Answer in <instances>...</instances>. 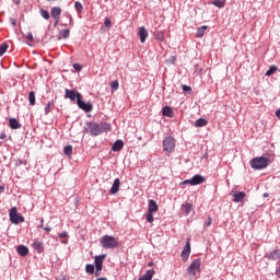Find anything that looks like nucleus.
Returning a JSON list of instances; mask_svg holds the SVG:
<instances>
[{
  "instance_id": "13",
  "label": "nucleus",
  "mask_w": 280,
  "mask_h": 280,
  "mask_svg": "<svg viewBox=\"0 0 280 280\" xmlns=\"http://www.w3.org/2000/svg\"><path fill=\"white\" fill-rule=\"evenodd\" d=\"M120 185H121V180L119 178H116L114 180V184H113L112 188L109 189V194L112 196H115V194H117L119 191Z\"/></svg>"
},
{
  "instance_id": "43",
  "label": "nucleus",
  "mask_w": 280,
  "mask_h": 280,
  "mask_svg": "<svg viewBox=\"0 0 280 280\" xmlns=\"http://www.w3.org/2000/svg\"><path fill=\"white\" fill-rule=\"evenodd\" d=\"M74 71H82V66L80 63H73Z\"/></svg>"
},
{
  "instance_id": "9",
  "label": "nucleus",
  "mask_w": 280,
  "mask_h": 280,
  "mask_svg": "<svg viewBox=\"0 0 280 280\" xmlns=\"http://www.w3.org/2000/svg\"><path fill=\"white\" fill-rule=\"evenodd\" d=\"M189 255H191V243L187 241L180 255L183 261H187L189 259Z\"/></svg>"
},
{
  "instance_id": "37",
  "label": "nucleus",
  "mask_w": 280,
  "mask_h": 280,
  "mask_svg": "<svg viewBox=\"0 0 280 280\" xmlns=\"http://www.w3.org/2000/svg\"><path fill=\"white\" fill-rule=\"evenodd\" d=\"M212 4H214L215 8H224V1L222 0H214Z\"/></svg>"
},
{
  "instance_id": "4",
  "label": "nucleus",
  "mask_w": 280,
  "mask_h": 280,
  "mask_svg": "<svg viewBox=\"0 0 280 280\" xmlns=\"http://www.w3.org/2000/svg\"><path fill=\"white\" fill-rule=\"evenodd\" d=\"M100 245L102 246V248L114 249L117 248L118 242L115 236L104 235L100 238Z\"/></svg>"
},
{
  "instance_id": "34",
  "label": "nucleus",
  "mask_w": 280,
  "mask_h": 280,
  "mask_svg": "<svg viewBox=\"0 0 280 280\" xmlns=\"http://www.w3.org/2000/svg\"><path fill=\"white\" fill-rule=\"evenodd\" d=\"M8 44H1L0 45V57L3 56V54H5V51H8Z\"/></svg>"
},
{
  "instance_id": "12",
  "label": "nucleus",
  "mask_w": 280,
  "mask_h": 280,
  "mask_svg": "<svg viewBox=\"0 0 280 280\" xmlns=\"http://www.w3.org/2000/svg\"><path fill=\"white\" fill-rule=\"evenodd\" d=\"M267 259H270L271 261H277V259L280 260V249H273L272 252H269L265 256Z\"/></svg>"
},
{
  "instance_id": "14",
  "label": "nucleus",
  "mask_w": 280,
  "mask_h": 280,
  "mask_svg": "<svg viewBox=\"0 0 280 280\" xmlns=\"http://www.w3.org/2000/svg\"><path fill=\"white\" fill-rule=\"evenodd\" d=\"M159 211V205L154 199L149 200V206H148V213H156Z\"/></svg>"
},
{
  "instance_id": "3",
  "label": "nucleus",
  "mask_w": 280,
  "mask_h": 280,
  "mask_svg": "<svg viewBox=\"0 0 280 280\" xmlns=\"http://www.w3.org/2000/svg\"><path fill=\"white\" fill-rule=\"evenodd\" d=\"M270 165V159L258 156L250 160L252 170H266Z\"/></svg>"
},
{
  "instance_id": "19",
  "label": "nucleus",
  "mask_w": 280,
  "mask_h": 280,
  "mask_svg": "<svg viewBox=\"0 0 280 280\" xmlns=\"http://www.w3.org/2000/svg\"><path fill=\"white\" fill-rule=\"evenodd\" d=\"M234 202H242L246 198V192L236 191L233 194Z\"/></svg>"
},
{
  "instance_id": "40",
  "label": "nucleus",
  "mask_w": 280,
  "mask_h": 280,
  "mask_svg": "<svg viewBox=\"0 0 280 280\" xmlns=\"http://www.w3.org/2000/svg\"><path fill=\"white\" fill-rule=\"evenodd\" d=\"M58 237H59L60 240H65V237H69V233H67V232H61V233L58 234Z\"/></svg>"
},
{
  "instance_id": "30",
  "label": "nucleus",
  "mask_w": 280,
  "mask_h": 280,
  "mask_svg": "<svg viewBox=\"0 0 280 280\" xmlns=\"http://www.w3.org/2000/svg\"><path fill=\"white\" fill-rule=\"evenodd\" d=\"M205 32H207V26H200L197 30V38H202V36H205Z\"/></svg>"
},
{
  "instance_id": "46",
  "label": "nucleus",
  "mask_w": 280,
  "mask_h": 280,
  "mask_svg": "<svg viewBox=\"0 0 280 280\" xmlns=\"http://www.w3.org/2000/svg\"><path fill=\"white\" fill-rule=\"evenodd\" d=\"M168 60H170L171 65H176V57L171 56Z\"/></svg>"
},
{
  "instance_id": "57",
  "label": "nucleus",
  "mask_w": 280,
  "mask_h": 280,
  "mask_svg": "<svg viewBox=\"0 0 280 280\" xmlns=\"http://www.w3.org/2000/svg\"><path fill=\"white\" fill-rule=\"evenodd\" d=\"M264 196H265V197H267V196H268V194H265Z\"/></svg>"
},
{
  "instance_id": "18",
  "label": "nucleus",
  "mask_w": 280,
  "mask_h": 280,
  "mask_svg": "<svg viewBox=\"0 0 280 280\" xmlns=\"http://www.w3.org/2000/svg\"><path fill=\"white\" fill-rule=\"evenodd\" d=\"M33 248L36 250V253H38V255H40V253L45 250V244H43L40 241H35L33 243Z\"/></svg>"
},
{
  "instance_id": "47",
  "label": "nucleus",
  "mask_w": 280,
  "mask_h": 280,
  "mask_svg": "<svg viewBox=\"0 0 280 280\" xmlns=\"http://www.w3.org/2000/svg\"><path fill=\"white\" fill-rule=\"evenodd\" d=\"M276 275L280 279V262H278V267L276 269Z\"/></svg>"
},
{
  "instance_id": "44",
  "label": "nucleus",
  "mask_w": 280,
  "mask_h": 280,
  "mask_svg": "<svg viewBox=\"0 0 280 280\" xmlns=\"http://www.w3.org/2000/svg\"><path fill=\"white\" fill-rule=\"evenodd\" d=\"M103 268H104V265H95L96 272H102Z\"/></svg>"
},
{
  "instance_id": "22",
  "label": "nucleus",
  "mask_w": 280,
  "mask_h": 280,
  "mask_svg": "<svg viewBox=\"0 0 280 280\" xmlns=\"http://www.w3.org/2000/svg\"><path fill=\"white\" fill-rule=\"evenodd\" d=\"M163 117H174V110L170 106H165L162 109Z\"/></svg>"
},
{
  "instance_id": "16",
  "label": "nucleus",
  "mask_w": 280,
  "mask_h": 280,
  "mask_svg": "<svg viewBox=\"0 0 280 280\" xmlns=\"http://www.w3.org/2000/svg\"><path fill=\"white\" fill-rule=\"evenodd\" d=\"M138 35H139L140 42L141 43H145V40H147V38L149 36L148 30H145V27L141 26L139 28Z\"/></svg>"
},
{
  "instance_id": "6",
  "label": "nucleus",
  "mask_w": 280,
  "mask_h": 280,
  "mask_svg": "<svg viewBox=\"0 0 280 280\" xmlns=\"http://www.w3.org/2000/svg\"><path fill=\"white\" fill-rule=\"evenodd\" d=\"M162 145H163L164 152L172 154V152H174V150L176 148V141L174 140V137L168 136L163 139Z\"/></svg>"
},
{
  "instance_id": "33",
  "label": "nucleus",
  "mask_w": 280,
  "mask_h": 280,
  "mask_svg": "<svg viewBox=\"0 0 280 280\" xmlns=\"http://www.w3.org/2000/svg\"><path fill=\"white\" fill-rule=\"evenodd\" d=\"M147 222H149L150 224H152V222H154V212L147 213Z\"/></svg>"
},
{
  "instance_id": "11",
  "label": "nucleus",
  "mask_w": 280,
  "mask_h": 280,
  "mask_svg": "<svg viewBox=\"0 0 280 280\" xmlns=\"http://www.w3.org/2000/svg\"><path fill=\"white\" fill-rule=\"evenodd\" d=\"M65 97L66 100H70L71 102H78V93L80 92H75V90H69V89H66L65 90Z\"/></svg>"
},
{
  "instance_id": "58",
  "label": "nucleus",
  "mask_w": 280,
  "mask_h": 280,
  "mask_svg": "<svg viewBox=\"0 0 280 280\" xmlns=\"http://www.w3.org/2000/svg\"><path fill=\"white\" fill-rule=\"evenodd\" d=\"M0 139H3V136H1Z\"/></svg>"
},
{
  "instance_id": "27",
  "label": "nucleus",
  "mask_w": 280,
  "mask_h": 280,
  "mask_svg": "<svg viewBox=\"0 0 280 280\" xmlns=\"http://www.w3.org/2000/svg\"><path fill=\"white\" fill-rule=\"evenodd\" d=\"M182 207H183L186 215H189L191 213V209H194V205H191V203H185Z\"/></svg>"
},
{
  "instance_id": "25",
  "label": "nucleus",
  "mask_w": 280,
  "mask_h": 280,
  "mask_svg": "<svg viewBox=\"0 0 280 280\" xmlns=\"http://www.w3.org/2000/svg\"><path fill=\"white\" fill-rule=\"evenodd\" d=\"M28 102L31 106H35L36 105V93L34 91H31L28 93Z\"/></svg>"
},
{
  "instance_id": "42",
  "label": "nucleus",
  "mask_w": 280,
  "mask_h": 280,
  "mask_svg": "<svg viewBox=\"0 0 280 280\" xmlns=\"http://www.w3.org/2000/svg\"><path fill=\"white\" fill-rule=\"evenodd\" d=\"M26 39L30 40V43H34V35L32 33H27Z\"/></svg>"
},
{
  "instance_id": "5",
  "label": "nucleus",
  "mask_w": 280,
  "mask_h": 280,
  "mask_svg": "<svg viewBox=\"0 0 280 280\" xmlns=\"http://www.w3.org/2000/svg\"><path fill=\"white\" fill-rule=\"evenodd\" d=\"M9 218L12 224H21L25 222V217L19 214V210L16 209V207L10 209Z\"/></svg>"
},
{
  "instance_id": "38",
  "label": "nucleus",
  "mask_w": 280,
  "mask_h": 280,
  "mask_svg": "<svg viewBox=\"0 0 280 280\" xmlns=\"http://www.w3.org/2000/svg\"><path fill=\"white\" fill-rule=\"evenodd\" d=\"M69 34H70L69 28L62 30V31L60 32V35L62 36V38H68V37H69Z\"/></svg>"
},
{
  "instance_id": "35",
  "label": "nucleus",
  "mask_w": 280,
  "mask_h": 280,
  "mask_svg": "<svg viewBox=\"0 0 280 280\" xmlns=\"http://www.w3.org/2000/svg\"><path fill=\"white\" fill-rule=\"evenodd\" d=\"M119 89V82L118 81H113L112 83H110V90L113 91V92H115V91H117Z\"/></svg>"
},
{
  "instance_id": "24",
  "label": "nucleus",
  "mask_w": 280,
  "mask_h": 280,
  "mask_svg": "<svg viewBox=\"0 0 280 280\" xmlns=\"http://www.w3.org/2000/svg\"><path fill=\"white\" fill-rule=\"evenodd\" d=\"M207 124H209V120H207L206 118H199L195 121V128H205Z\"/></svg>"
},
{
  "instance_id": "32",
  "label": "nucleus",
  "mask_w": 280,
  "mask_h": 280,
  "mask_svg": "<svg viewBox=\"0 0 280 280\" xmlns=\"http://www.w3.org/2000/svg\"><path fill=\"white\" fill-rule=\"evenodd\" d=\"M74 9L77 10V12H82V10H84V7L82 5V3L80 1H75Z\"/></svg>"
},
{
  "instance_id": "2",
  "label": "nucleus",
  "mask_w": 280,
  "mask_h": 280,
  "mask_svg": "<svg viewBox=\"0 0 280 280\" xmlns=\"http://www.w3.org/2000/svg\"><path fill=\"white\" fill-rule=\"evenodd\" d=\"M200 266H202V261L200 258H197L191 261V264L187 268V272L189 275L190 280L198 279V273L200 272Z\"/></svg>"
},
{
  "instance_id": "52",
  "label": "nucleus",
  "mask_w": 280,
  "mask_h": 280,
  "mask_svg": "<svg viewBox=\"0 0 280 280\" xmlns=\"http://www.w3.org/2000/svg\"><path fill=\"white\" fill-rule=\"evenodd\" d=\"M3 191H5V187L0 186V194H3Z\"/></svg>"
},
{
  "instance_id": "50",
  "label": "nucleus",
  "mask_w": 280,
  "mask_h": 280,
  "mask_svg": "<svg viewBox=\"0 0 280 280\" xmlns=\"http://www.w3.org/2000/svg\"><path fill=\"white\" fill-rule=\"evenodd\" d=\"M44 231H46L47 233H49V232L51 231V228L46 226V228H44Z\"/></svg>"
},
{
  "instance_id": "17",
  "label": "nucleus",
  "mask_w": 280,
  "mask_h": 280,
  "mask_svg": "<svg viewBox=\"0 0 280 280\" xmlns=\"http://www.w3.org/2000/svg\"><path fill=\"white\" fill-rule=\"evenodd\" d=\"M113 152H121L124 150V140H116L112 145Z\"/></svg>"
},
{
  "instance_id": "48",
  "label": "nucleus",
  "mask_w": 280,
  "mask_h": 280,
  "mask_svg": "<svg viewBox=\"0 0 280 280\" xmlns=\"http://www.w3.org/2000/svg\"><path fill=\"white\" fill-rule=\"evenodd\" d=\"M10 21H11V25H13V27L16 26V20L10 19Z\"/></svg>"
},
{
  "instance_id": "10",
  "label": "nucleus",
  "mask_w": 280,
  "mask_h": 280,
  "mask_svg": "<svg viewBox=\"0 0 280 280\" xmlns=\"http://www.w3.org/2000/svg\"><path fill=\"white\" fill-rule=\"evenodd\" d=\"M52 19H55V25H58V21H60V14H62V9L60 7H54L50 11Z\"/></svg>"
},
{
  "instance_id": "55",
  "label": "nucleus",
  "mask_w": 280,
  "mask_h": 280,
  "mask_svg": "<svg viewBox=\"0 0 280 280\" xmlns=\"http://www.w3.org/2000/svg\"><path fill=\"white\" fill-rule=\"evenodd\" d=\"M69 23H71V15H67Z\"/></svg>"
},
{
  "instance_id": "54",
  "label": "nucleus",
  "mask_w": 280,
  "mask_h": 280,
  "mask_svg": "<svg viewBox=\"0 0 280 280\" xmlns=\"http://www.w3.org/2000/svg\"><path fill=\"white\" fill-rule=\"evenodd\" d=\"M96 280H108L106 277L97 278Z\"/></svg>"
},
{
  "instance_id": "21",
  "label": "nucleus",
  "mask_w": 280,
  "mask_h": 280,
  "mask_svg": "<svg viewBox=\"0 0 280 280\" xmlns=\"http://www.w3.org/2000/svg\"><path fill=\"white\" fill-rule=\"evenodd\" d=\"M104 259H106V254H102V255L95 256L94 265L95 266H104Z\"/></svg>"
},
{
  "instance_id": "53",
  "label": "nucleus",
  "mask_w": 280,
  "mask_h": 280,
  "mask_svg": "<svg viewBox=\"0 0 280 280\" xmlns=\"http://www.w3.org/2000/svg\"><path fill=\"white\" fill-rule=\"evenodd\" d=\"M45 222V220H40V224H39V229H44V226H43V223Z\"/></svg>"
},
{
  "instance_id": "26",
  "label": "nucleus",
  "mask_w": 280,
  "mask_h": 280,
  "mask_svg": "<svg viewBox=\"0 0 280 280\" xmlns=\"http://www.w3.org/2000/svg\"><path fill=\"white\" fill-rule=\"evenodd\" d=\"M63 154L66 156H71L73 154V147L71 144H68L63 148Z\"/></svg>"
},
{
  "instance_id": "51",
  "label": "nucleus",
  "mask_w": 280,
  "mask_h": 280,
  "mask_svg": "<svg viewBox=\"0 0 280 280\" xmlns=\"http://www.w3.org/2000/svg\"><path fill=\"white\" fill-rule=\"evenodd\" d=\"M156 40H163V35H158Z\"/></svg>"
},
{
  "instance_id": "15",
  "label": "nucleus",
  "mask_w": 280,
  "mask_h": 280,
  "mask_svg": "<svg viewBox=\"0 0 280 280\" xmlns=\"http://www.w3.org/2000/svg\"><path fill=\"white\" fill-rule=\"evenodd\" d=\"M18 255H21V257H27L30 255V248L25 245H20L16 247Z\"/></svg>"
},
{
  "instance_id": "45",
  "label": "nucleus",
  "mask_w": 280,
  "mask_h": 280,
  "mask_svg": "<svg viewBox=\"0 0 280 280\" xmlns=\"http://www.w3.org/2000/svg\"><path fill=\"white\" fill-rule=\"evenodd\" d=\"M183 91H184V93H187V92L191 91V86L183 85Z\"/></svg>"
},
{
  "instance_id": "8",
  "label": "nucleus",
  "mask_w": 280,
  "mask_h": 280,
  "mask_svg": "<svg viewBox=\"0 0 280 280\" xmlns=\"http://www.w3.org/2000/svg\"><path fill=\"white\" fill-rule=\"evenodd\" d=\"M206 178L202 175H195L191 177V179H186L183 182V185H191V186H196V185H202V183H205Z\"/></svg>"
},
{
  "instance_id": "41",
  "label": "nucleus",
  "mask_w": 280,
  "mask_h": 280,
  "mask_svg": "<svg viewBox=\"0 0 280 280\" xmlns=\"http://www.w3.org/2000/svg\"><path fill=\"white\" fill-rule=\"evenodd\" d=\"M104 25L105 27H110L112 26V22H110V19L106 18L105 21H104Z\"/></svg>"
},
{
  "instance_id": "7",
  "label": "nucleus",
  "mask_w": 280,
  "mask_h": 280,
  "mask_svg": "<svg viewBox=\"0 0 280 280\" xmlns=\"http://www.w3.org/2000/svg\"><path fill=\"white\" fill-rule=\"evenodd\" d=\"M79 108L81 110H84V113H92L93 110V104L91 102L86 103L82 101V94L78 93V102H77Z\"/></svg>"
},
{
  "instance_id": "1",
  "label": "nucleus",
  "mask_w": 280,
  "mask_h": 280,
  "mask_svg": "<svg viewBox=\"0 0 280 280\" xmlns=\"http://www.w3.org/2000/svg\"><path fill=\"white\" fill-rule=\"evenodd\" d=\"M84 132L91 137H100L104 132H110V124L90 121L85 124Z\"/></svg>"
},
{
  "instance_id": "29",
  "label": "nucleus",
  "mask_w": 280,
  "mask_h": 280,
  "mask_svg": "<svg viewBox=\"0 0 280 280\" xmlns=\"http://www.w3.org/2000/svg\"><path fill=\"white\" fill-rule=\"evenodd\" d=\"M85 272H88V275H95V265L88 264L85 266Z\"/></svg>"
},
{
  "instance_id": "31",
  "label": "nucleus",
  "mask_w": 280,
  "mask_h": 280,
  "mask_svg": "<svg viewBox=\"0 0 280 280\" xmlns=\"http://www.w3.org/2000/svg\"><path fill=\"white\" fill-rule=\"evenodd\" d=\"M51 106H54V101H50L47 103V105L45 106V115H47L48 113H51Z\"/></svg>"
},
{
  "instance_id": "49",
  "label": "nucleus",
  "mask_w": 280,
  "mask_h": 280,
  "mask_svg": "<svg viewBox=\"0 0 280 280\" xmlns=\"http://www.w3.org/2000/svg\"><path fill=\"white\" fill-rule=\"evenodd\" d=\"M276 117H278V119H280V108L278 110H276Z\"/></svg>"
},
{
  "instance_id": "56",
  "label": "nucleus",
  "mask_w": 280,
  "mask_h": 280,
  "mask_svg": "<svg viewBox=\"0 0 280 280\" xmlns=\"http://www.w3.org/2000/svg\"><path fill=\"white\" fill-rule=\"evenodd\" d=\"M95 277H100V271L95 270Z\"/></svg>"
},
{
  "instance_id": "39",
  "label": "nucleus",
  "mask_w": 280,
  "mask_h": 280,
  "mask_svg": "<svg viewBox=\"0 0 280 280\" xmlns=\"http://www.w3.org/2000/svg\"><path fill=\"white\" fill-rule=\"evenodd\" d=\"M212 223H213V219H211V217H209L208 221L203 223V228L207 229V228L211 226Z\"/></svg>"
},
{
  "instance_id": "36",
  "label": "nucleus",
  "mask_w": 280,
  "mask_h": 280,
  "mask_svg": "<svg viewBox=\"0 0 280 280\" xmlns=\"http://www.w3.org/2000/svg\"><path fill=\"white\" fill-rule=\"evenodd\" d=\"M40 15L43 16V19H45L46 21H49V11L47 10H40Z\"/></svg>"
},
{
  "instance_id": "23",
  "label": "nucleus",
  "mask_w": 280,
  "mask_h": 280,
  "mask_svg": "<svg viewBox=\"0 0 280 280\" xmlns=\"http://www.w3.org/2000/svg\"><path fill=\"white\" fill-rule=\"evenodd\" d=\"M154 277V269H149L144 275H142L139 280H152Z\"/></svg>"
},
{
  "instance_id": "28",
  "label": "nucleus",
  "mask_w": 280,
  "mask_h": 280,
  "mask_svg": "<svg viewBox=\"0 0 280 280\" xmlns=\"http://www.w3.org/2000/svg\"><path fill=\"white\" fill-rule=\"evenodd\" d=\"M279 68H277V66H271L265 73V75H267L268 78H270V75H273V73H277Z\"/></svg>"
},
{
  "instance_id": "20",
  "label": "nucleus",
  "mask_w": 280,
  "mask_h": 280,
  "mask_svg": "<svg viewBox=\"0 0 280 280\" xmlns=\"http://www.w3.org/2000/svg\"><path fill=\"white\" fill-rule=\"evenodd\" d=\"M9 126L11 130H19V128H21V122H19L16 118H10Z\"/></svg>"
}]
</instances>
